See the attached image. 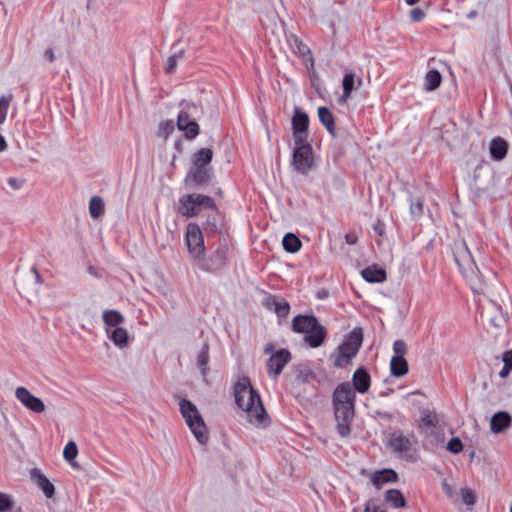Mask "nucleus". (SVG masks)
I'll return each instance as SVG.
<instances>
[{
    "instance_id": "1",
    "label": "nucleus",
    "mask_w": 512,
    "mask_h": 512,
    "mask_svg": "<svg viewBox=\"0 0 512 512\" xmlns=\"http://www.w3.org/2000/svg\"><path fill=\"white\" fill-rule=\"evenodd\" d=\"M235 402L245 414L249 423L265 428L270 418L262 404L261 397L247 376H242L233 387Z\"/></svg>"
},
{
    "instance_id": "2",
    "label": "nucleus",
    "mask_w": 512,
    "mask_h": 512,
    "mask_svg": "<svg viewBox=\"0 0 512 512\" xmlns=\"http://www.w3.org/2000/svg\"><path fill=\"white\" fill-rule=\"evenodd\" d=\"M356 394L349 382H343L336 386L332 404L336 420V429L341 437H349L351 434V422L355 415Z\"/></svg>"
},
{
    "instance_id": "3",
    "label": "nucleus",
    "mask_w": 512,
    "mask_h": 512,
    "mask_svg": "<svg viewBox=\"0 0 512 512\" xmlns=\"http://www.w3.org/2000/svg\"><path fill=\"white\" fill-rule=\"evenodd\" d=\"M364 335L361 327H355L345 335L342 343L330 354L329 360L335 368H346L358 354Z\"/></svg>"
},
{
    "instance_id": "4",
    "label": "nucleus",
    "mask_w": 512,
    "mask_h": 512,
    "mask_svg": "<svg viewBox=\"0 0 512 512\" xmlns=\"http://www.w3.org/2000/svg\"><path fill=\"white\" fill-rule=\"evenodd\" d=\"M292 330L295 333L306 334L305 343L311 348L320 347L326 338L327 332L314 315H297L292 320Z\"/></svg>"
},
{
    "instance_id": "5",
    "label": "nucleus",
    "mask_w": 512,
    "mask_h": 512,
    "mask_svg": "<svg viewBox=\"0 0 512 512\" xmlns=\"http://www.w3.org/2000/svg\"><path fill=\"white\" fill-rule=\"evenodd\" d=\"M180 108L177 117V127L180 131L184 132V136L187 139H194L200 133L197 120L201 118L203 109L201 106L188 101H182Z\"/></svg>"
},
{
    "instance_id": "6",
    "label": "nucleus",
    "mask_w": 512,
    "mask_h": 512,
    "mask_svg": "<svg viewBox=\"0 0 512 512\" xmlns=\"http://www.w3.org/2000/svg\"><path fill=\"white\" fill-rule=\"evenodd\" d=\"M417 444L418 441L413 434L404 435L398 431L390 435L387 447L398 458L414 463L419 459Z\"/></svg>"
},
{
    "instance_id": "7",
    "label": "nucleus",
    "mask_w": 512,
    "mask_h": 512,
    "mask_svg": "<svg viewBox=\"0 0 512 512\" xmlns=\"http://www.w3.org/2000/svg\"><path fill=\"white\" fill-rule=\"evenodd\" d=\"M179 405L180 412L191 432L199 443L205 444L208 441L207 428L197 407L187 399H182Z\"/></svg>"
},
{
    "instance_id": "8",
    "label": "nucleus",
    "mask_w": 512,
    "mask_h": 512,
    "mask_svg": "<svg viewBox=\"0 0 512 512\" xmlns=\"http://www.w3.org/2000/svg\"><path fill=\"white\" fill-rule=\"evenodd\" d=\"M201 206L216 211L215 201L210 196L194 193L179 199L178 212L185 217H194L199 214Z\"/></svg>"
},
{
    "instance_id": "9",
    "label": "nucleus",
    "mask_w": 512,
    "mask_h": 512,
    "mask_svg": "<svg viewBox=\"0 0 512 512\" xmlns=\"http://www.w3.org/2000/svg\"><path fill=\"white\" fill-rule=\"evenodd\" d=\"M453 255L462 274L469 280L473 281V279L477 277L479 269L476 266L472 254L464 240H457L454 242Z\"/></svg>"
},
{
    "instance_id": "10",
    "label": "nucleus",
    "mask_w": 512,
    "mask_h": 512,
    "mask_svg": "<svg viewBox=\"0 0 512 512\" xmlns=\"http://www.w3.org/2000/svg\"><path fill=\"white\" fill-rule=\"evenodd\" d=\"M185 242L190 256L196 261L203 260L206 249L204 245V236L198 224H187Z\"/></svg>"
},
{
    "instance_id": "11",
    "label": "nucleus",
    "mask_w": 512,
    "mask_h": 512,
    "mask_svg": "<svg viewBox=\"0 0 512 512\" xmlns=\"http://www.w3.org/2000/svg\"><path fill=\"white\" fill-rule=\"evenodd\" d=\"M227 252L228 247L226 244L220 245L210 256L209 258H204L203 260H198L200 268L206 270L208 272H217L220 271L223 267L226 266L227 263Z\"/></svg>"
},
{
    "instance_id": "12",
    "label": "nucleus",
    "mask_w": 512,
    "mask_h": 512,
    "mask_svg": "<svg viewBox=\"0 0 512 512\" xmlns=\"http://www.w3.org/2000/svg\"><path fill=\"white\" fill-rule=\"evenodd\" d=\"M291 164L295 171L306 175L313 166V148L294 149Z\"/></svg>"
},
{
    "instance_id": "13",
    "label": "nucleus",
    "mask_w": 512,
    "mask_h": 512,
    "mask_svg": "<svg viewBox=\"0 0 512 512\" xmlns=\"http://www.w3.org/2000/svg\"><path fill=\"white\" fill-rule=\"evenodd\" d=\"M290 360L291 353L287 349H279L272 354L266 363L269 376L276 379Z\"/></svg>"
},
{
    "instance_id": "14",
    "label": "nucleus",
    "mask_w": 512,
    "mask_h": 512,
    "mask_svg": "<svg viewBox=\"0 0 512 512\" xmlns=\"http://www.w3.org/2000/svg\"><path fill=\"white\" fill-rule=\"evenodd\" d=\"M211 177V167L193 165L186 175L185 183L190 187H197L208 183Z\"/></svg>"
},
{
    "instance_id": "15",
    "label": "nucleus",
    "mask_w": 512,
    "mask_h": 512,
    "mask_svg": "<svg viewBox=\"0 0 512 512\" xmlns=\"http://www.w3.org/2000/svg\"><path fill=\"white\" fill-rule=\"evenodd\" d=\"M15 396L26 408L33 412L41 413L45 410L43 401L32 395L25 387H18L15 391Z\"/></svg>"
},
{
    "instance_id": "16",
    "label": "nucleus",
    "mask_w": 512,
    "mask_h": 512,
    "mask_svg": "<svg viewBox=\"0 0 512 512\" xmlns=\"http://www.w3.org/2000/svg\"><path fill=\"white\" fill-rule=\"evenodd\" d=\"M420 427L426 428V435L434 436L436 441H440L439 419L435 412L429 409L421 411Z\"/></svg>"
},
{
    "instance_id": "17",
    "label": "nucleus",
    "mask_w": 512,
    "mask_h": 512,
    "mask_svg": "<svg viewBox=\"0 0 512 512\" xmlns=\"http://www.w3.org/2000/svg\"><path fill=\"white\" fill-rule=\"evenodd\" d=\"M352 383L354 391L356 390L361 394L366 393L371 384V378L367 370L363 367L358 368L353 374Z\"/></svg>"
},
{
    "instance_id": "18",
    "label": "nucleus",
    "mask_w": 512,
    "mask_h": 512,
    "mask_svg": "<svg viewBox=\"0 0 512 512\" xmlns=\"http://www.w3.org/2000/svg\"><path fill=\"white\" fill-rule=\"evenodd\" d=\"M512 424V417L508 412L499 411L495 413L490 420V429L498 434L508 429Z\"/></svg>"
},
{
    "instance_id": "19",
    "label": "nucleus",
    "mask_w": 512,
    "mask_h": 512,
    "mask_svg": "<svg viewBox=\"0 0 512 512\" xmlns=\"http://www.w3.org/2000/svg\"><path fill=\"white\" fill-rule=\"evenodd\" d=\"M363 279L369 283H382L386 280V271L377 265H371L361 271Z\"/></svg>"
},
{
    "instance_id": "20",
    "label": "nucleus",
    "mask_w": 512,
    "mask_h": 512,
    "mask_svg": "<svg viewBox=\"0 0 512 512\" xmlns=\"http://www.w3.org/2000/svg\"><path fill=\"white\" fill-rule=\"evenodd\" d=\"M31 474L37 486L43 491L44 495L47 498H52L55 493V487L49 479L37 469H33Z\"/></svg>"
},
{
    "instance_id": "21",
    "label": "nucleus",
    "mask_w": 512,
    "mask_h": 512,
    "mask_svg": "<svg viewBox=\"0 0 512 512\" xmlns=\"http://www.w3.org/2000/svg\"><path fill=\"white\" fill-rule=\"evenodd\" d=\"M398 479L397 473L392 469H383L376 471L372 476V483L377 487H381L386 483L396 482Z\"/></svg>"
},
{
    "instance_id": "22",
    "label": "nucleus",
    "mask_w": 512,
    "mask_h": 512,
    "mask_svg": "<svg viewBox=\"0 0 512 512\" xmlns=\"http://www.w3.org/2000/svg\"><path fill=\"white\" fill-rule=\"evenodd\" d=\"M318 117L322 125L327 129L329 134L332 137H336V129H335V122L334 117L331 113V111L325 107L321 106L318 108Z\"/></svg>"
},
{
    "instance_id": "23",
    "label": "nucleus",
    "mask_w": 512,
    "mask_h": 512,
    "mask_svg": "<svg viewBox=\"0 0 512 512\" xmlns=\"http://www.w3.org/2000/svg\"><path fill=\"white\" fill-rule=\"evenodd\" d=\"M508 151V144L507 142L500 138L496 137L494 138L490 143V154L492 159L494 160H502L505 158Z\"/></svg>"
},
{
    "instance_id": "24",
    "label": "nucleus",
    "mask_w": 512,
    "mask_h": 512,
    "mask_svg": "<svg viewBox=\"0 0 512 512\" xmlns=\"http://www.w3.org/2000/svg\"><path fill=\"white\" fill-rule=\"evenodd\" d=\"M309 117L299 108H295L292 116V130L296 132H308Z\"/></svg>"
},
{
    "instance_id": "25",
    "label": "nucleus",
    "mask_w": 512,
    "mask_h": 512,
    "mask_svg": "<svg viewBox=\"0 0 512 512\" xmlns=\"http://www.w3.org/2000/svg\"><path fill=\"white\" fill-rule=\"evenodd\" d=\"M106 333L116 346L123 348L128 344V332L126 329L121 327L106 328Z\"/></svg>"
},
{
    "instance_id": "26",
    "label": "nucleus",
    "mask_w": 512,
    "mask_h": 512,
    "mask_svg": "<svg viewBox=\"0 0 512 512\" xmlns=\"http://www.w3.org/2000/svg\"><path fill=\"white\" fill-rule=\"evenodd\" d=\"M409 210L413 219H418L424 215V198L421 196H413L409 192Z\"/></svg>"
},
{
    "instance_id": "27",
    "label": "nucleus",
    "mask_w": 512,
    "mask_h": 512,
    "mask_svg": "<svg viewBox=\"0 0 512 512\" xmlns=\"http://www.w3.org/2000/svg\"><path fill=\"white\" fill-rule=\"evenodd\" d=\"M103 322L106 328H116L118 325L124 323V316L117 310H105L103 312Z\"/></svg>"
},
{
    "instance_id": "28",
    "label": "nucleus",
    "mask_w": 512,
    "mask_h": 512,
    "mask_svg": "<svg viewBox=\"0 0 512 512\" xmlns=\"http://www.w3.org/2000/svg\"><path fill=\"white\" fill-rule=\"evenodd\" d=\"M391 374L395 377H402L408 373V363L405 357L393 356L390 362Z\"/></svg>"
},
{
    "instance_id": "29",
    "label": "nucleus",
    "mask_w": 512,
    "mask_h": 512,
    "mask_svg": "<svg viewBox=\"0 0 512 512\" xmlns=\"http://www.w3.org/2000/svg\"><path fill=\"white\" fill-rule=\"evenodd\" d=\"M267 308H274L278 317H286L289 314L290 306L287 301H278L276 297L270 296L265 302Z\"/></svg>"
},
{
    "instance_id": "30",
    "label": "nucleus",
    "mask_w": 512,
    "mask_h": 512,
    "mask_svg": "<svg viewBox=\"0 0 512 512\" xmlns=\"http://www.w3.org/2000/svg\"><path fill=\"white\" fill-rule=\"evenodd\" d=\"M385 501L390 503L393 508H403L406 506V500L398 489H389L385 492Z\"/></svg>"
},
{
    "instance_id": "31",
    "label": "nucleus",
    "mask_w": 512,
    "mask_h": 512,
    "mask_svg": "<svg viewBox=\"0 0 512 512\" xmlns=\"http://www.w3.org/2000/svg\"><path fill=\"white\" fill-rule=\"evenodd\" d=\"M213 158V151L209 148H202L192 156L193 165L209 167Z\"/></svg>"
},
{
    "instance_id": "32",
    "label": "nucleus",
    "mask_w": 512,
    "mask_h": 512,
    "mask_svg": "<svg viewBox=\"0 0 512 512\" xmlns=\"http://www.w3.org/2000/svg\"><path fill=\"white\" fill-rule=\"evenodd\" d=\"M355 75L353 73H347L344 75L342 80L343 94L339 98L340 103H345L350 97L354 89Z\"/></svg>"
},
{
    "instance_id": "33",
    "label": "nucleus",
    "mask_w": 512,
    "mask_h": 512,
    "mask_svg": "<svg viewBox=\"0 0 512 512\" xmlns=\"http://www.w3.org/2000/svg\"><path fill=\"white\" fill-rule=\"evenodd\" d=\"M282 245L285 251L289 253H296L301 248V241L295 234L287 233L283 237Z\"/></svg>"
},
{
    "instance_id": "34",
    "label": "nucleus",
    "mask_w": 512,
    "mask_h": 512,
    "mask_svg": "<svg viewBox=\"0 0 512 512\" xmlns=\"http://www.w3.org/2000/svg\"><path fill=\"white\" fill-rule=\"evenodd\" d=\"M442 81V76L438 70H430L425 76V89L427 91H433L437 89Z\"/></svg>"
},
{
    "instance_id": "35",
    "label": "nucleus",
    "mask_w": 512,
    "mask_h": 512,
    "mask_svg": "<svg viewBox=\"0 0 512 512\" xmlns=\"http://www.w3.org/2000/svg\"><path fill=\"white\" fill-rule=\"evenodd\" d=\"M105 210V204L101 197L93 196L89 202V213L94 219L99 218Z\"/></svg>"
},
{
    "instance_id": "36",
    "label": "nucleus",
    "mask_w": 512,
    "mask_h": 512,
    "mask_svg": "<svg viewBox=\"0 0 512 512\" xmlns=\"http://www.w3.org/2000/svg\"><path fill=\"white\" fill-rule=\"evenodd\" d=\"M293 371L296 380L301 383L309 382L315 377L314 372L303 364L296 365Z\"/></svg>"
},
{
    "instance_id": "37",
    "label": "nucleus",
    "mask_w": 512,
    "mask_h": 512,
    "mask_svg": "<svg viewBox=\"0 0 512 512\" xmlns=\"http://www.w3.org/2000/svg\"><path fill=\"white\" fill-rule=\"evenodd\" d=\"M208 362H209V346L207 343H204L201 351L197 355V366L201 369V373L204 377L207 374Z\"/></svg>"
},
{
    "instance_id": "38",
    "label": "nucleus",
    "mask_w": 512,
    "mask_h": 512,
    "mask_svg": "<svg viewBox=\"0 0 512 512\" xmlns=\"http://www.w3.org/2000/svg\"><path fill=\"white\" fill-rule=\"evenodd\" d=\"M78 454V448L74 441H69L64 447L63 457L69 462L73 467H78L77 463L74 462L75 458Z\"/></svg>"
},
{
    "instance_id": "39",
    "label": "nucleus",
    "mask_w": 512,
    "mask_h": 512,
    "mask_svg": "<svg viewBox=\"0 0 512 512\" xmlns=\"http://www.w3.org/2000/svg\"><path fill=\"white\" fill-rule=\"evenodd\" d=\"M293 139L295 144L294 149L312 148V145L308 141V132L293 131Z\"/></svg>"
},
{
    "instance_id": "40",
    "label": "nucleus",
    "mask_w": 512,
    "mask_h": 512,
    "mask_svg": "<svg viewBox=\"0 0 512 512\" xmlns=\"http://www.w3.org/2000/svg\"><path fill=\"white\" fill-rule=\"evenodd\" d=\"M212 212L213 214L209 215L204 223V229L208 234H215L218 231V210Z\"/></svg>"
},
{
    "instance_id": "41",
    "label": "nucleus",
    "mask_w": 512,
    "mask_h": 512,
    "mask_svg": "<svg viewBox=\"0 0 512 512\" xmlns=\"http://www.w3.org/2000/svg\"><path fill=\"white\" fill-rule=\"evenodd\" d=\"M12 100V95L2 96L0 98V124L4 123L7 117L8 108Z\"/></svg>"
},
{
    "instance_id": "42",
    "label": "nucleus",
    "mask_w": 512,
    "mask_h": 512,
    "mask_svg": "<svg viewBox=\"0 0 512 512\" xmlns=\"http://www.w3.org/2000/svg\"><path fill=\"white\" fill-rule=\"evenodd\" d=\"M14 506L11 497L3 492H0V512H10Z\"/></svg>"
},
{
    "instance_id": "43",
    "label": "nucleus",
    "mask_w": 512,
    "mask_h": 512,
    "mask_svg": "<svg viewBox=\"0 0 512 512\" xmlns=\"http://www.w3.org/2000/svg\"><path fill=\"white\" fill-rule=\"evenodd\" d=\"M174 131V122L172 120L163 121L159 125V136L168 137Z\"/></svg>"
},
{
    "instance_id": "44",
    "label": "nucleus",
    "mask_w": 512,
    "mask_h": 512,
    "mask_svg": "<svg viewBox=\"0 0 512 512\" xmlns=\"http://www.w3.org/2000/svg\"><path fill=\"white\" fill-rule=\"evenodd\" d=\"M393 356L404 357L407 352L406 343L403 340H396L393 343Z\"/></svg>"
},
{
    "instance_id": "45",
    "label": "nucleus",
    "mask_w": 512,
    "mask_h": 512,
    "mask_svg": "<svg viewBox=\"0 0 512 512\" xmlns=\"http://www.w3.org/2000/svg\"><path fill=\"white\" fill-rule=\"evenodd\" d=\"M463 449L462 442L459 438H452L447 444V450L453 454L460 453Z\"/></svg>"
},
{
    "instance_id": "46",
    "label": "nucleus",
    "mask_w": 512,
    "mask_h": 512,
    "mask_svg": "<svg viewBox=\"0 0 512 512\" xmlns=\"http://www.w3.org/2000/svg\"><path fill=\"white\" fill-rule=\"evenodd\" d=\"M425 13L421 8H413L410 11V19L413 22H420L424 19Z\"/></svg>"
},
{
    "instance_id": "47",
    "label": "nucleus",
    "mask_w": 512,
    "mask_h": 512,
    "mask_svg": "<svg viewBox=\"0 0 512 512\" xmlns=\"http://www.w3.org/2000/svg\"><path fill=\"white\" fill-rule=\"evenodd\" d=\"M177 61H178V60H177V59L175 58V56H173V55H171V56L168 58L167 63H166V68H165V70H166V72H167V73H169V74H170V73H173V72H174V70H175V68H176V66H177Z\"/></svg>"
},
{
    "instance_id": "48",
    "label": "nucleus",
    "mask_w": 512,
    "mask_h": 512,
    "mask_svg": "<svg viewBox=\"0 0 512 512\" xmlns=\"http://www.w3.org/2000/svg\"><path fill=\"white\" fill-rule=\"evenodd\" d=\"M7 182L15 190L22 188L25 183L23 179H17L14 177L8 178Z\"/></svg>"
},
{
    "instance_id": "49",
    "label": "nucleus",
    "mask_w": 512,
    "mask_h": 512,
    "mask_svg": "<svg viewBox=\"0 0 512 512\" xmlns=\"http://www.w3.org/2000/svg\"><path fill=\"white\" fill-rule=\"evenodd\" d=\"M364 512H384V511L374 501H369L366 504Z\"/></svg>"
},
{
    "instance_id": "50",
    "label": "nucleus",
    "mask_w": 512,
    "mask_h": 512,
    "mask_svg": "<svg viewBox=\"0 0 512 512\" xmlns=\"http://www.w3.org/2000/svg\"><path fill=\"white\" fill-rule=\"evenodd\" d=\"M463 501L467 505H473L475 503V496L472 491L467 490L463 493Z\"/></svg>"
},
{
    "instance_id": "51",
    "label": "nucleus",
    "mask_w": 512,
    "mask_h": 512,
    "mask_svg": "<svg viewBox=\"0 0 512 512\" xmlns=\"http://www.w3.org/2000/svg\"><path fill=\"white\" fill-rule=\"evenodd\" d=\"M172 50V55L175 56L177 60L181 59L184 56L185 51L183 48H178V42L173 44Z\"/></svg>"
},
{
    "instance_id": "52",
    "label": "nucleus",
    "mask_w": 512,
    "mask_h": 512,
    "mask_svg": "<svg viewBox=\"0 0 512 512\" xmlns=\"http://www.w3.org/2000/svg\"><path fill=\"white\" fill-rule=\"evenodd\" d=\"M503 362L507 367L512 369V349L504 352Z\"/></svg>"
},
{
    "instance_id": "53",
    "label": "nucleus",
    "mask_w": 512,
    "mask_h": 512,
    "mask_svg": "<svg viewBox=\"0 0 512 512\" xmlns=\"http://www.w3.org/2000/svg\"><path fill=\"white\" fill-rule=\"evenodd\" d=\"M358 237L354 233H348L345 235V241L349 245H354L357 243Z\"/></svg>"
},
{
    "instance_id": "54",
    "label": "nucleus",
    "mask_w": 512,
    "mask_h": 512,
    "mask_svg": "<svg viewBox=\"0 0 512 512\" xmlns=\"http://www.w3.org/2000/svg\"><path fill=\"white\" fill-rule=\"evenodd\" d=\"M316 297L320 300L327 299L329 297V291L327 289H320L317 291Z\"/></svg>"
},
{
    "instance_id": "55",
    "label": "nucleus",
    "mask_w": 512,
    "mask_h": 512,
    "mask_svg": "<svg viewBox=\"0 0 512 512\" xmlns=\"http://www.w3.org/2000/svg\"><path fill=\"white\" fill-rule=\"evenodd\" d=\"M44 57L49 61L53 62L55 60L54 52L52 49H47L44 53Z\"/></svg>"
},
{
    "instance_id": "56",
    "label": "nucleus",
    "mask_w": 512,
    "mask_h": 512,
    "mask_svg": "<svg viewBox=\"0 0 512 512\" xmlns=\"http://www.w3.org/2000/svg\"><path fill=\"white\" fill-rule=\"evenodd\" d=\"M511 370H512V369H510L509 367H507V366L504 364L503 368H502V369H501V371L499 372V376H500L501 378H506V377L509 375V373H510V371H511Z\"/></svg>"
},
{
    "instance_id": "57",
    "label": "nucleus",
    "mask_w": 512,
    "mask_h": 512,
    "mask_svg": "<svg viewBox=\"0 0 512 512\" xmlns=\"http://www.w3.org/2000/svg\"><path fill=\"white\" fill-rule=\"evenodd\" d=\"M7 149V142L5 138L0 135V152L5 151Z\"/></svg>"
},
{
    "instance_id": "58",
    "label": "nucleus",
    "mask_w": 512,
    "mask_h": 512,
    "mask_svg": "<svg viewBox=\"0 0 512 512\" xmlns=\"http://www.w3.org/2000/svg\"><path fill=\"white\" fill-rule=\"evenodd\" d=\"M31 271H32V272L34 273V275H35V280H36V282H37V283H40V282H41V276H40V274H39V272H38V269H37L35 266H33V267H32V269H31Z\"/></svg>"
},
{
    "instance_id": "59",
    "label": "nucleus",
    "mask_w": 512,
    "mask_h": 512,
    "mask_svg": "<svg viewBox=\"0 0 512 512\" xmlns=\"http://www.w3.org/2000/svg\"><path fill=\"white\" fill-rule=\"evenodd\" d=\"M477 16V11L476 10H472L470 11L468 14H467V18L469 19H473Z\"/></svg>"
},
{
    "instance_id": "60",
    "label": "nucleus",
    "mask_w": 512,
    "mask_h": 512,
    "mask_svg": "<svg viewBox=\"0 0 512 512\" xmlns=\"http://www.w3.org/2000/svg\"><path fill=\"white\" fill-rule=\"evenodd\" d=\"M419 0H405V2L408 4V5H414L418 2Z\"/></svg>"
},
{
    "instance_id": "61",
    "label": "nucleus",
    "mask_w": 512,
    "mask_h": 512,
    "mask_svg": "<svg viewBox=\"0 0 512 512\" xmlns=\"http://www.w3.org/2000/svg\"><path fill=\"white\" fill-rule=\"evenodd\" d=\"M375 231H376L379 235H381V234H382V228H380V227H378V226H377V227H375Z\"/></svg>"
},
{
    "instance_id": "62",
    "label": "nucleus",
    "mask_w": 512,
    "mask_h": 512,
    "mask_svg": "<svg viewBox=\"0 0 512 512\" xmlns=\"http://www.w3.org/2000/svg\"><path fill=\"white\" fill-rule=\"evenodd\" d=\"M273 348L272 345L266 346L265 352L268 353Z\"/></svg>"
},
{
    "instance_id": "63",
    "label": "nucleus",
    "mask_w": 512,
    "mask_h": 512,
    "mask_svg": "<svg viewBox=\"0 0 512 512\" xmlns=\"http://www.w3.org/2000/svg\"><path fill=\"white\" fill-rule=\"evenodd\" d=\"M510 512H512V506H511Z\"/></svg>"
}]
</instances>
